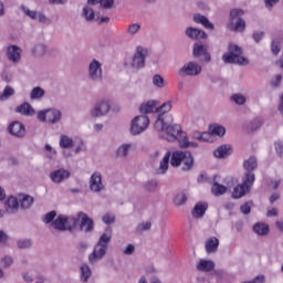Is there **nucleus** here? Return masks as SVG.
<instances>
[{
  "label": "nucleus",
  "mask_w": 283,
  "mask_h": 283,
  "mask_svg": "<svg viewBox=\"0 0 283 283\" xmlns=\"http://www.w3.org/2000/svg\"><path fill=\"white\" fill-rule=\"evenodd\" d=\"M196 164V159L193 155L189 151L175 150L171 154L170 165L171 167H180L182 171H191L193 169V165Z\"/></svg>",
  "instance_id": "f257e3e1"
},
{
  "label": "nucleus",
  "mask_w": 283,
  "mask_h": 283,
  "mask_svg": "<svg viewBox=\"0 0 283 283\" xmlns=\"http://www.w3.org/2000/svg\"><path fill=\"white\" fill-rule=\"evenodd\" d=\"M222 61L234 65H249V59L244 57L242 48L234 43L229 44L228 52L222 55Z\"/></svg>",
  "instance_id": "f03ea898"
},
{
  "label": "nucleus",
  "mask_w": 283,
  "mask_h": 283,
  "mask_svg": "<svg viewBox=\"0 0 283 283\" xmlns=\"http://www.w3.org/2000/svg\"><path fill=\"white\" fill-rule=\"evenodd\" d=\"M244 15V10L232 9L230 11V22L228 24L229 30L232 32H244L247 22L241 18Z\"/></svg>",
  "instance_id": "7ed1b4c3"
},
{
  "label": "nucleus",
  "mask_w": 283,
  "mask_h": 283,
  "mask_svg": "<svg viewBox=\"0 0 283 283\" xmlns=\"http://www.w3.org/2000/svg\"><path fill=\"white\" fill-rule=\"evenodd\" d=\"M145 50L142 46H137L136 53L132 59H126L123 63L127 70H143L145 67Z\"/></svg>",
  "instance_id": "20e7f679"
},
{
  "label": "nucleus",
  "mask_w": 283,
  "mask_h": 283,
  "mask_svg": "<svg viewBox=\"0 0 283 283\" xmlns=\"http://www.w3.org/2000/svg\"><path fill=\"white\" fill-rule=\"evenodd\" d=\"M87 78L91 83H103V63L96 59L88 62Z\"/></svg>",
  "instance_id": "39448f33"
},
{
  "label": "nucleus",
  "mask_w": 283,
  "mask_h": 283,
  "mask_svg": "<svg viewBox=\"0 0 283 283\" xmlns=\"http://www.w3.org/2000/svg\"><path fill=\"white\" fill-rule=\"evenodd\" d=\"M149 127V117L147 115H137L130 122L129 132L132 136H140L144 132H147Z\"/></svg>",
  "instance_id": "423d86ee"
},
{
  "label": "nucleus",
  "mask_w": 283,
  "mask_h": 283,
  "mask_svg": "<svg viewBox=\"0 0 283 283\" xmlns=\"http://www.w3.org/2000/svg\"><path fill=\"white\" fill-rule=\"evenodd\" d=\"M166 139L168 143H181L182 138L187 135V133L182 132V127L180 125L175 124V125H168L166 128Z\"/></svg>",
  "instance_id": "0eeeda50"
},
{
  "label": "nucleus",
  "mask_w": 283,
  "mask_h": 283,
  "mask_svg": "<svg viewBox=\"0 0 283 283\" xmlns=\"http://www.w3.org/2000/svg\"><path fill=\"white\" fill-rule=\"evenodd\" d=\"M202 66L196 61L186 62L179 70V76H200Z\"/></svg>",
  "instance_id": "6e6552de"
},
{
  "label": "nucleus",
  "mask_w": 283,
  "mask_h": 283,
  "mask_svg": "<svg viewBox=\"0 0 283 283\" xmlns=\"http://www.w3.org/2000/svg\"><path fill=\"white\" fill-rule=\"evenodd\" d=\"M20 10L29 19H32V21H38L39 23H51L50 18H46L45 13L42 11L30 10L25 4H21Z\"/></svg>",
  "instance_id": "1a4fd4ad"
},
{
  "label": "nucleus",
  "mask_w": 283,
  "mask_h": 283,
  "mask_svg": "<svg viewBox=\"0 0 283 283\" xmlns=\"http://www.w3.org/2000/svg\"><path fill=\"white\" fill-rule=\"evenodd\" d=\"M111 107L112 106L107 99L97 102L91 111L92 118H101L102 116H105L109 113Z\"/></svg>",
  "instance_id": "9d476101"
},
{
  "label": "nucleus",
  "mask_w": 283,
  "mask_h": 283,
  "mask_svg": "<svg viewBox=\"0 0 283 283\" xmlns=\"http://www.w3.org/2000/svg\"><path fill=\"white\" fill-rule=\"evenodd\" d=\"M192 55L195 59L198 56H203L206 63H211V53H209V46L200 42L193 44Z\"/></svg>",
  "instance_id": "9b49d317"
},
{
  "label": "nucleus",
  "mask_w": 283,
  "mask_h": 283,
  "mask_svg": "<svg viewBox=\"0 0 283 283\" xmlns=\"http://www.w3.org/2000/svg\"><path fill=\"white\" fill-rule=\"evenodd\" d=\"M90 189L94 191V193H101V191L105 190V185H103V176L101 172H94L90 179Z\"/></svg>",
  "instance_id": "f8f14e48"
},
{
  "label": "nucleus",
  "mask_w": 283,
  "mask_h": 283,
  "mask_svg": "<svg viewBox=\"0 0 283 283\" xmlns=\"http://www.w3.org/2000/svg\"><path fill=\"white\" fill-rule=\"evenodd\" d=\"M77 218L81 220L80 230L85 231V233H92L94 231V220L87 217L85 212H78Z\"/></svg>",
  "instance_id": "ddd939ff"
},
{
  "label": "nucleus",
  "mask_w": 283,
  "mask_h": 283,
  "mask_svg": "<svg viewBox=\"0 0 283 283\" xmlns=\"http://www.w3.org/2000/svg\"><path fill=\"white\" fill-rule=\"evenodd\" d=\"M106 253H107V248L96 243L93 252L88 255L90 264H96V262H98L99 260H103V258H105Z\"/></svg>",
  "instance_id": "4468645a"
},
{
  "label": "nucleus",
  "mask_w": 283,
  "mask_h": 283,
  "mask_svg": "<svg viewBox=\"0 0 283 283\" xmlns=\"http://www.w3.org/2000/svg\"><path fill=\"white\" fill-rule=\"evenodd\" d=\"M72 174L70 170H66L64 168H60L57 170H53L50 172V178L52 182H55V185H61L63 180H67Z\"/></svg>",
  "instance_id": "2eb2a0df"
},
{
  "label": "nucleus",
  "mask_w": 283,
  "mask_h": 283,
  "mask_svg": "<svg viewBox=\"0 0 283 283\" xmlns=\"http://www.w3.org/2000/svg\"><path fill=\"white\" fill-rule=\"evenodd\" d=\"M23 50L19 48L17 44L9 45L7 49V57L11 63H20L21 62V53Z\"/></svg>",
  "instance_id": "dca6fc26"
},
{
  "label": "nucleus",
  "mask_w": 283,
  "mask_h": 283,
  "mask_svg": "<svg viewBox=\"0 0 283 283\" xmlns=\"http://www.w3.org/2000/svg\"><path fill=\"white\" fill-rule=\"evenodd\" d=\"M63 119V112L59 108H49L46 109V123L49 125H56Z\"/></svg>",
  "instance_id": "f3484780"
},
{
  "label": "nucleus",
  "mask_w": 283,
  "mask_h": 283,
  "mask_svg": "<svg viewBox=\"0 0 283 283\" xmlns=\"http://www.w3.org/2000/svg\"><path fill=\"white\" fill-rule=\"evenodd\" d=\"M8 132L15 138H23L25 136V126L21 122H13L8 126Z\"/></svg>",
  "instance_id": "a211bd4d"
},
{
  "label": "nucleus",
  "mask_w": 283,
  "mask_h": 283,
  "mask_svg": "<svg viewBox=\"0 0 283 283\" xmlns=\"http://www.w3.org/2000/svg\"><path fill=\"white\" fill-rule=\"evenodd\" d=\"M186 36H188V39H192V41H198V39H208L209 35L203 30L188 27L186 29Z\"/></svg>",
  "instance_id": "6ab92c4d"
},
{
  "label": "nucleus",
  "mask_w": 283,
  "mask_h": 283,
  "mask_svg": "<svg viewBox=\"0 0 283 283\" xmlns=\"http://www.w3.org/2000/svg\"><path fill=\"white\" fill-rule=\"evenodd\" d=\"M159 103L160 102H158L156 99H150L146 103H143L139 106L140 114H144V116H147V114H154V112L156 113V109H157Z\"/></svg>",
  "instance_id": "aec40b11"
},
{
  "label": "nucleus",
  "mask_w": 283,
  "mask_h": 283,
  "mask_svg": "<svg viewBox=\"0 0 283 283\" xmlns=\"http://www.w3.org/2000/svg\"><path fill=\"white\" fill-rule=\"evenodd\" d=\"M6 211L9 214H14L19 211V199L15 197H9L4 202Z\"/></svg>",
  "instance_id": "412c9836"
},
{
  "label": "nucleus",
  "mask_w": 283,
  "mask_h": 283,
  "mask_svg": "<svg viewBox=\"0 0 283 283\" xmlns=\"http://www.w3.org/2000/svg\"><path fill=\"white\" fill-rule=\"evenodd\" d=\"M15 112H17V114H21L22 116H34V114H35L34 108L28 102H24V103L20 104L19 106H17Z\"/></svg>",
  "instance_id": "4be33fe9"
},
{
  "label": "nucleus",
  "mask_w": 283,
  "mask_h": 283,
  "mask_svg": "<svg viewBox=\"0 0 283 283\" xmlns=\"http://www.w3.org/2000/svg\"><path fill=\"white\" fill-rule=\"evenodd\" d=\"M171 151H167L164 158L161 159L159 167L157 169V174L164 176V174H167L169 171V161L171 160Z\"/></svg>",
  "instance_id": "5701e85b"
},
{
  "label": "nucleus",
  "mask_w": 283,
  "mask_h": 283,
  "mask_svg": "<svg viewBox=\"0 0 283 283\" xmlns=\"http://www.w3.org/2000/svg\"><path fill=\"white\" fill-rule=\"evenodd\" d=\"M193 21H195V23H199L200 25H203V28H206V30H216V27L213 25V23H211V21H209V18H207L200 13H196L193 15Z\"/></svg>",
  "instance_id": "b1692460"
},
{
  "label": "nucleus",
  "mask_w": 283,
  "mask_h": 283,
  "mask_svg": "<svg viewBox=\"0 0 283 283\" xmlns=\"http://www.w3.org/2000/svg\"><path fill=\"white\" fill-rule=\"evenodd\" d=\"M218 247H220V240H218V238H216V237H210L206 241L205 249H206L207 253H217Z\"/></svg>",
  "instance_id": "393cba45"
},
{
  "label": "nucleus",
  "mask_w": 283,
  "mask_h": 283,
  "mask_svg": "<svg viewBox=\"0 0 283 283\" xmlns=\"http://www.w3.org/2000/svg\"><path fill=\"white\" fill-rule=\"evenodd\" d=\"M231 154H232V150H231V146H229V145L219 146L213 151L214 158H229V156H231Z\"/></svg>",
  "instance_id": "a878e982"
},
{
  "label": "nucleus",
  "mask_w": 283,
  "mask_h": 283,
  "mask_svg": "<svg viewBox=\"0 0 283 283\" xmlns=\"http://www.w3.org/2000/svg\"><path fill=\"white\" fill-rule=\"evenodd\" d=\"M216 269V263L211 260H200L197 264V271H201L203 273H209Z\"/></svg>",
  "instance_id": "bb28decb"
},
{
  "label": "nucleus",
  "mask_w": 283,
  "mask_h": 283,
  "mask_svg": "<svg viewBox=\"0 0 283 283\" xmlns=\"http://www.w3.org/2000/svg\"><path fill=\"white\" fill-rule=\"evenodd\" d=\"M66 222H67V216L60 214L52 222V227H53V229H56V231H66Z\"/></svg>",
  "instance_id": "cd10ccee"
},
{
  "label": "nucleus",
  "mask_w": 283,
  "mask_h": 283,
  "mask_svg": "<svg viewBox=\"0 0 283 283\" xmlns=\"http://www.w3.org/2000/svg\"><path fill=\"white\" fill-rule=\"evenodd\" d=\"M207 209H209V205L205 202H198L196 203L193 210H192V218H202L205 213H207Z\"/></svg>",
  "instance_id": "c85d7f7f"
},
{
  "label": "nucleus",
  "mask_w": 283,
  "mask_h": 283,
  "mask_svg": "<svg viewBox=\"0 0 283 283\" xmlns=\"http://www.w3.org/2000/svg\"><path fill=\"white\" fill-rule=\"evenodd\" d=\"M243 169L247 172H252L258 169V158L255 156H251L243 161Z\"/></svg>",
  "instance_id": "c756f323"
},
{
  "label": "nucleus",
  "mask_w": 283,
  "mask_h": 283,
  "mask_svg": "<svg viewBox=\"0 0 283 283\" xmlns=\"http://www.w3.org/2000/svg\"><path fill=\"white\" fill-rule=\"evenodd\" d=\"M48 53V45L43 44V43H38L35 44L32 50H31V54L33 56H35V59H41L43 57L44 54Z\"/></svg>",
  "instance_id": "7c9ffc66"
},
{
  "label": "nucleus",
  "mask_w": 283,
  "mask_h": 283,
  "mask_svg": "<svg viewBox=\"0 0 283 283\" xmlns=\"http://www.w3.org/2000/svg\"><path fill=\"white\" fill-rule=\"evenodd\" d=\"M249 191H251L249 187L244 186V184H240L237 187H234L232 192V198L234 199L243 198V196H247Z\"/></svg>",
  "instance_id": "2f4dec72"
},
{
  "label": "nucleus",
  "mask_w": 283,
  "mask_h": 283,
  "mask_svg": "<svg viewBox=\"0 0 283 283\" xmlns=\"http://www.w3.org/2000/svg\"><path fill=\"white\" fill-rule=\"evenodd\" d=\"M45 96V90L41 86H35L30 92V99L31 101H41Z\"/></svg>",
  "instance_id": "473e14b6"
},
{
  "label": "nucleus",
  "mask_w": 283,
  "mask_h": 283,
  "mask_svg": "<svg viewBox=\"0 0 283 283\" xmlns=\"http://www.w3.org/2000/svg\"><path fill=\"white\" fill-rule=\"evenodd\" d=\"M253 182H255V174L245 171L242 177V185L248 187V189H251V187H253Z\"/></svg>",
  "instance_id": "72a5a7b5"
},
{
  "label": "nucleus",
  "mask_w": 283,
  "mask_h": 283,
  "mask_svg": "<svg viewBox=\"0 0 283 283\" xmlns=\"http://www.w3.org/2000/svg\"><path fill=\"white\" fill-rule=\"evenodd\" d=\"M130 149H132V144H123L116 150L117 158H127V156H129Z\"/></svg>",
  "instance_id": "f704fd0d"
},
{
  "label": "nucleus",
  "mask_w": 283,
  "mask_h": 283,
  "mask_svg": "<svg viewBox=\"0 0 283 283\" xmlns=\"http://www.w3.org/2000/svg\"><path fill=\"white\" fill-rule=\"evenodd\" d=\"M60 147L62 149H71V147H74V140L70 136L61 135Z\"/></svg>",
  "instance_id": "c9c22d12"
},
{
  "label": "nucleus",
  "mask_w": 283,
  "mask_h": 283,
  "mask_svg": "<svg viewBox=\"0 0 283 283\" xmlns=\"http://www.w3.org/2000/svg\"><path fill=\"white\" fill-rule=\"evenodd\" d=\"M253 231L258 235H268L269 234V224H266V223H255L253 226Z\"/></svg>",
  "instance_id": "e433bc0d"
},
{
  "label": "nucleus",
  "mask_w": 283,
  "mask_h": 283,
  "mask_svg": "<svg viewBox=\"0 0 283 283\" xmlns=\"http://www.w3.org/2000/svg\"><path fill=\"white\" fill-rule=\"evenodd\" d=\"M82 17H84L85 21L92 22L94 21L96 13L94 12V9H92L90 6H85L83 8Z\"/></svg>",
  "instance_id": "4c0bfd02"
},
{
  "label": "nucleus",
  "mask_w": 283,
  "mask_h": 283,
  "mask_svg": "<svg viewBox=\"0 0 283 283\" xmlns=\"http://www.w3.org/2000/svg\"><path fill=\"white\" fill-rule=\"evenodd\" d=\"M34 205V198H32L30 195H24L20 199V207L21 209H30Z\"/></svg>",
  "instance_id": "58836bf2"
},
{
  "label": "nucleus",
  "mask_w": 283,
  "mask_h": 283,
  "mask_svg": "<svg viewBox=\"0 0 283 283\" xmlns=\"http://www.w3.org/2000/svg\"><path fill=\"white\" fill-rule=\"evenodd\" d=\"M144 189H145V191H148L149 193L156 192V190L158 189V180L151 179V180L144 182Z\"/></svg>",
  "instance_id": "ea45409f"
},
{
  "label": "nucleus",
  "mask_w": 283,
  "mask_h": 283,
  "mask_svg": "<svg viewBox=\"0 0 283 283\" xmlns=\"http://www.w3.org/2000/svg\"><path fill=\"white\" fill-rule=\"evenodd\" d=\"M264 125V122L260 118H254L248 124V132H258L260 127Z\"/></svg>",
  "instance_id": "a19ab883"
},
{
  "label": "nucleus",
  "mask_w": 283,
  "mask_h": 283,
  "mask_svg": "<svg viewBox=\"0 0 283 283\" xmlns=\"http://www.w3.org/2000/svg\"><path fill=\"white\" fill-rule=\"evenodd\" d=\"M179 147H181V149H187L189 147H191L192 149H197L198 143L189 142V138H187V135H185L181 142H179Z\"/></svg>",
  "instance_id": "79ce46f5"
},
{
  "label": "nucleus",
  "mask_w": 283,
  "mask_h": 283,
  "mask_svg": "<svg viewBox=\"0 0 283 283\" xmlns=\"http://www.w3.org/2000/svg\"><path fill=\"white\" fill-rule=\"evenodd\" d=\"M92 277V269H90V265H82L81 266V280L82 282H87Z\"/></svg>",
  "instance_id": "37998d69"
},
{
  "label": "nucleus",
  "mask_w": 283,
  "mask_h": 283,
  "mask_svg": "<svg viewBox=\"0 0 283 283\" xmlns=\"http://www.w3.org/2000/svg\"><path fill=\"white\" fill-rule=\"evenodd\" d=\"M211 191L213 193V196H223V193H227V187L214 182L211 187Z\"/></svg>",
  "instance_id": "c03bdc74"
},
{
  "label": "nucleus",
  "mask_w": 283,
  "mask_h": 283,
  "mask_svg": "<svg viewBox=\"0 0 283 283\" xmlns=\"http://www.w3.org/2000/svg\"><path fill=\"white\" fill-rule=\"evenodd\" d=\"M32 244H34V241L32 239H20L17 241L18 249H32Z\"/></svg>",
  "instance_id": "a18cd8bd"
},
{
  "label": "nucleus",
  "mask_w": 283,
  "mask_h": 283,
  "mask_svg": "<svg viewBox=\"0 0 283 283\" xmlns=\"http://www.w3.org/2000/svg\"><path fill=\"white\" fill-rule=\"evenodd\" d=\"M168 112H171V102H165L161 106L156 108V114H158L159 116H163L165 114H167Z\"/></svg>",
  "instance_id": "49530a36"
},
{
  "label": "nucleus",
  "mask_w": 283,
  "mask_h": 283,
  "mask_svg": "<svg viewBox=\"0 0 283 283\" xmlns=\"http://www.w3.org/2000/svg\"><path fill=\"white\" fill-rule=\"evenodd\" d=\"M109 242H112V234L111 233H107V232H104L98 241H97V244H99V247H104L107 249V244H109Z\"/></svg>",
  "instance_id": "de8ad7c7"
},
{
  "label": "nucleus",
  "mask_w": 283,
  "mask_h": 283,
  "mask_svg": "<svg viewBox=\"0 0 283 283\" xmlns=\"http://www.w3.org/2000/svg\"><path fill=\"white\" fill-rule=\"evenodd\" d=\"M10 96H14V90L12 86L7 85L2 93H0V101H8Z\"/></svg>",
  "instance_id": "09e8293b"
},
{
  "label": "nucleus",
  "mask_w": 283,
  "mask_h": 283,
  "mask_svg": "<svg viewBox=\"0 0 283 283\" xmlns=\"http://www.w3.org/2000/svg\"><path fill=\"white\" fill-rule=\"evenodd\" d=\"M210 132L212 136H224V134H227V128H224V126L213 125L211 126Z\"/></svg>",
  "instance_id": "8fccbe9b"
},
{
  "label": "nucleus",
  "mask_w": 283,
  "mask_h": 283,
  "mask_svg": "<svg viewBox=\"0 0 283 283\" xmlns=\"http://www.w3.org/2000/svg\"><path fill=\"white\" fill-rule=\"evenodd\" d=\"M153 85L163 90V87H165V78L160 74H155L153 76Z\"/></svg>",
  "instance_id": "3c124183"
},
{
  "label": "nucleus",
  "mask_w": 283,
  "mask_h": 283,
  "mask_svg": "<svg viewBox=\"0 0 283 283\" xmlns=\"http://www.w3.org/2000/svg\"><path fill=\"white\" fill-rule=\"evenodd\" d=\"M138 32H140V24L139 23L129 24L127 30H126V34H128V36H134L136 34H138Z\"/></svg>",
  "instance_id": "603ef678"
},
{
  "label": "nucleus",
  "mask_w": 283,
  "mask_h": 283,
  "mask_svg": "<svg viewBox=\"0 0 283 283\" xmlns=\"http://www.w3.org/2000/svg\"><path fill=\"white\" fill-rule=\"evenodd\" d=\"M185 202H187V195L185 192H180L178 193L175 199H174V203L177 207H182V205H185Z\"/></svg>",
  "instance_id": "864d4df0"
},
{
  "label": "nucleus",
  "mask_w": 283,
  "mask_h": 283,
  "mask_svg": "<svg viewBox=\"0 0 283 283\" xmlns=\"http://www.w3.org/2000/svg\"><path fill=\"white\" fill-rule=\"evenodd\" d=\"M168 126H169V124L165 123V119H163V118H158L155 122V129L157 132H167Z\"/></svg>",
  "instance_id": "5fc2aeb1"
},
{
  "label": "nucleus",
  "mask_w": 283,
  "mask_h": 283,
  "mask_svg": "<svg viewBox=\"0 0 283 283\" xmlns=\"http://www.w3.org/2000/svg\"><path fill=\"white\" fill-rule=\"evenodd\" d=\"M66 231H72V229L76 228V224L78 222V219L74 217H66Z\"/></svg>",
  "instance_id": "6e6d98bb"
},
{
  "label": "nucleus",
  "mask_w": 283,
  "mask_h": 283,
  "mask_svg": "<svg viewBox=\"0 0 283 283\" xmlns=\"http://www.w3.org/2000/svg\"><path fill=\"white\" fill-rule=\"evenodd\" d=\"M104 224H114L116 222V216L114 213L107 212L102 218Z\"/></svg>",
  "instance_id": "4d7b16f0"
},
{
  "label": "nucleus",
  "mask_w": 283,
  "mask_h": 283,
  "mask_svg": "<svg viewBox=\"0 0 283 283\" xmlns=\"http://www.w3.org/2000/svg\"><path fill=\"white\" fill-rule=\"evenodd\" d=\"M231 101L237 103V105H244V103H247V97L242 94H233Z\"/></svg>",
  "instance_id": "13d9d810"
},
{
  "label": "nucleus",
  "mask_w": 283,
  "mask_h": 283,
  "mask_svg": "<svg viewBox=\"0 0 283 283\" xmlns=\"http://www.w3.org/2000/svg\"><path fill=\"white\" fill-rule=\"evenodd\" d=\"M151 229V222H143L139 223L136 228L137 233H143L145 231H149Z\"/></svg>",
  "instance_id": "bf43d9fd"
},
{
  "label": "nucleus",
  "mask_w": 283,
  "mask_h": 283,
  "mask_svg": "<svg viewBox=\"0 0 283 283\" xmlns=\"http://www.w3.org/2000/svg\"><path fill=\"white\" fill-rule=\"evenodd\" d=\"M54 218H56V211L48 212L43 219L44 224H50V222H54Z\"/></svg>",
  "instance_id": "052dcab7"
},
{
  "label": "nucleus",
  "mask_w": 283,
  "mask_h": 283,
  "mask_svg": "<svg viewBox=\"0 0 283 283\" xmlns=\"http://www.w3.org/2000/svg\"><path fill=\"white\" fill-rule=\"evenodd\" d=\"M282 48L280 46V42L273 40L271 43V51L273 54H275V56H277V54H280Z\"/></svg>",
  "instance_id": "680f3d73"
},
{
  "label": "nucleus",
  "mask_w": 283,
  "mask_h": 283,
  "mask_svg": "<svg viewBox=\"0 0 283 283\" xmlns=\"http://www.w3.org/2000/svg\"><path fill=\"white\" fill-rule=\"evenodd\" d=\"M99 6L105 10H109L114 6V0H99Z\"/></svg>",
  "instance_id": "e2e57ef3"
},
{
  "label": "nucleus",
  "mask_w": 283,
  "mask_h": 283,
  "mask_svg": "<svg viewBox=\"0 0 283 283\" xmlns=\"http://www.w3.org/2000/svg\"><path fill=\"white\" fill-rule=\"evenodd\" d=\"M38 120H40V123H48V109L38 113Z\"/></svg>",
  "instance_id": "0e129e2a"
},
{
  "label": "nucleus",
  "mask_w": 283,
  "mask_h": 283,
  "mask_svg": "<svg viewBox=\"0 0 283 283\" xmlns=\"http://www.w3.org/2000/svg\"><path fill=\"white\" fill-rule=\"evenodd\" d=\"M12 256H4L1 259V265L4 266L6 269H8L9 266H12Z\"/></svg>",
  "instance_id": "69168bd1"
},
{
  "label": "nucleus",
  "mask_w": 283,
  "mask_h": 283,
  "mask_svg": "<svg viewBox=\"0 0 283 283\" xmlns=\"http://www.w3.org/2000/svg\"><path fill=\"white\" fill-rule=\"evenodd\" d=\"M272 87H280L282 85V74L275 76L271 82Z\"/></svg>",
  "instance_id": "338daca9"
},
{
  "label": "nucleus",
  "mask_w": 283,
  "mask_h": 283,
  "mask_svg": "<svg viewBox=\"0 0 283 283\" xmlns=\"http://www.w3.org/2000/svg\"><path fill=\"white\" fill-rule=\"evenodd\" d=\"M274 147H275V151H276L277 156H280V158H282V154H283V144H282V142H276L274 144Z\"/></svg>",
  "instance_id": "774afa93"
}]
</instances>
